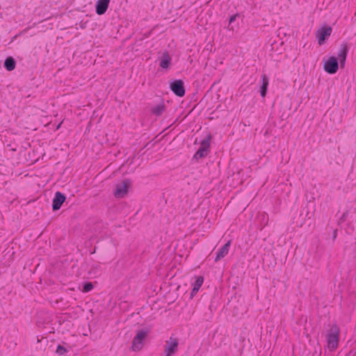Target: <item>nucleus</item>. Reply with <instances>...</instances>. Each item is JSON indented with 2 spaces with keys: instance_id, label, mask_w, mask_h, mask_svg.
<instances>
[{
  "instance_id": "4468645a",
  "label": "nucleus",
  "mask_w": 356,
  "mask_h": 356,
  "mask_svg": "<svg viewBox=\"0 0 356 356\" xmlns=\"http://www.w3.org/2000/svg\"><path fill=\"white\" fill-rule=\"evenodd\" d=\"M262 83L260 87V95L262 97H265L268 90V78L266 74H263L261 76Z\"/></svg>"
},
{
  "instance_id": "423d86ee",
  "label": "nucleus",
  "mask_w": 356,
  "mask_h": 356,
  "mask_svg": "<svg viewBox=\"0 0 356 356\" xmlns=\"http://www.w3.org/2000/svg\"><path fill=\"white\" fill-rule=\"evenodd\" d=\"M323 69L327 73L330 74L337 73L339 70L338 58L335 56L330 57L327 60L325 61Z\"/></svg>"
},
{
  "instance_id": "39448f33",
  "label": "nucleus",
  "mask_w": 356,
  "mask_h": 356,
  "mask_svg": "<svg viewBox=\"0 0 356 356\" xmlns=\"http://www.w3.org/2000/svg\"><path fill=\"white\" fill-rule=\"evenodd\" d=\"M170 89L177 97H182L185 95L186 89L184 83L181 79H177L170 83Z\"/></svg>"
},
{
  "instance_id": "dca6fc26",
  "label": "nucleus",
  "mask_w": 356,
  "mask_h": 356,
  "mask_svg": "<svg viewBox=\"0 0 356 356\" xmlns=\"http://www.w3.org/2000/svg\"><path fill=\"white\" fill-rule=\"evenodd\" d=\"M3 66L6 70L13 71L16 67V61L12 56H8L6 58Z\"/></svg>"
},
{
  "instance_id": "412c9836",
  "label": "nucleus",
  "mask_w": 356,
  "mask_h": 356,
  "mask_svg": "<svg viewBox=\"0 0 356 356\" xmlns=\"http://www.w3.org/2000/svg\"><path fill=\"white\" fill-rule=\"evenodd\" d=\"M348 215V211L343 212L342 216L339 218L338 223L341 224V223L343 222L346 220Z\"/></svg>"
},
{
  "instance_id": "7ed1b4c3",
  "label": "nucleus",
  "mask_w": 356,
  "mask_h": 356,
  "mask_svg": "<svg viewBox=\"0 0 356 356\" xmlns=\"http://www.w3.org/2000/svg\"><path fill=\"white\" fill-rule=\"evenodd\" d=\"M211 139V135L209 134L204 140L201 141L200 147L193 155V159L198 161L200 159H203L207 156L208 153L210 152Z\"/></svg>"
},
{
  "instance_id": "f257e3e1",
  "label": "nucleus",
  "mask_w": 356,
  "mask_h": 356,
  "mask_svg": "<svg viewBox=\"0 0 356 356\" xmlns=\"http://www.w3.org/2000/svg\"><path fill=\"white\" fill-rule=\"evenodd\" d=\"M152 325H146L136 331V334L132 340L131 350L133 351H139L143 348L145 341L152 332Z\"/></svg>"
},
{
  "instance_id": "f03ea898",
  "label": "nucleus",
  "mask_w": 356,
  "mask_h": 356,
  "mask_svg": "<svg viewBox=\"0 0 356 356\" xmlns=\"http://www.w3.org/2000/svg\"><path fill=\"white\" fill-rule=\"evenodd\" d=\"M339 327L337 325H332L326 334L327 346L330 351H334L339 346Z\"/></svg>"
},
{
  "instance_id": "b1692460",
  "label": "nucleus",
  "mask_w": 356,
  "mask_h": 356,
  "mask_svg": "<svg viewBox=\"0 0 356 356\" xmlns=\"http://www.w3.org/2000/svg\"><path fill=\"white\" fill-rule=\"evenodd\" d=\"M337 236V229H334L333 232V239H335Z\"/></svg>"
},
{
  "instance_id": "6e6552de",
  "label": "nucleus",
  "mask_w": 356,
  "mask_h": 356,
  "mask_svg": "<svg viewBox=\"0 0 356 356\" xmlns=\"http://www.w3.org/2000/svg\"><path fill=\"white\" fill-rule=\"evenodd\" d=\"M178 339L171 337L169 340L165 341V356H172L178 350Z\"/></svg>"
},
{
  "instance_id": "a211bd4d",
  "label": "nucleus",
  "mask_w": 356,
  "mask_h": 356,
  "mask_svg": "<svg viewBox=\"0 0 356 356\" xmlns=\"http://www.w3.org/2000/svg\"><path fill=\"white\" fill-rule=\"evenodd\" d=\"M93 289V284L90 282H86L83 284L82 291L83 293H88Z\"/></svg>"
},
{
  "instance_id": "0eeeda50",
  "label": "nucleus",
  "mask_w": 356,
  "mask_h": 356,
  "mask_svg": "<svg viewBox=\"0 0 356 356\" xmlns=\"http://www.w3.org/2000/svg\"><path fill=\"white\" fill-rule=\"evenodd\" d=\"M332 31V27L328 26H323L316 31V37L319 45H322L325 43L326 40L330 36Z\"/></svg>"
},
{
  "instance_id": "1a4fd4ad",
  "label": "nucleus",
  "mask_w": 356,
  "mask_h": 356,
  "mask_svg": "<svg viewBox=\"0 0 356 356\" xmlns=\"http://www.w3.org/2000/svg\"><path fill=\"white\" fill-rule=\"evenodd\" d=\"M65 200L66 196L64 193L60 191L56 192L52 201V210L54 211L59 210Z\"/></svg>"
},
{
  "instance_id": "ddd939ff",
  "label": "nucleus",
  "mask_w": 356,
  "mask_h": 356,
  "mask_svg": "<svg viewBox=\"0 0 356 356\" xmlns=\"http://www.w3.org/2000/svg\"><path fill=\"white\" fill-rule=\"evenodd\" d=\"M165 108H166V106H165L163 101L162 100L161 104H159L152 108L151 113L154 115L159 117L162 115V113L165 111Z\"/></svg>"
},
{
  "instance_id": "20e7f679",
  "label": "nucleus",
  "mask_w": 356,
  "mask_h": 356,
  "mask_svg": "<svg viewBox=\"0 0 356 356\" xmlns=\"http://www.w3.org/2000/svg\"><path fill=\"white\" fill-rule=\"evenodd\" d=\"M131 184V181L129 179H124L120 183L117 184L113 191L114 196L117 198L124 197L127 194Z\"/></svg>"
},
{
  "instance_id": "2eb2a0df",
  "label": "nucleus",
  "mask_w": 356,
  "mask_h": 356,
  "mask_svg": "<svg viewBox=\"0 0 356 356\" xmlns=\"http://www.w3.org/2000/svg\"><path fill=\"white\" fill-rule=\"evenodd\" d=\"M348 51H349V47L347 44V42H343L342 44H341L340 45V48L339 49V51H338V57L337 58H347V55H348Z\"/></svg>"
},
{
  "instance_id": "aec40b11",
  "label": "nucleus",
  "mask_w": 356,
  "mask_h": 356,
  "mask_svg": "<svg viewBox=\"0 0 356 356\" xmlns=\"http://www.w3.org/2000/svg\"><path fill=\"white\" fill-rule=\"evenodd\" d=\"M241 15L239 13H236L235 15H233L230 16L229 19V26H230L234 22L236 21V18L240 17Z\"/></svg>"
},
{
  "instance_id": "f8f14e48",
  "label": "nucleus",
  "mask_w": 356,
  "mask_h": 356,
  "mask_svg": "<svg viewBox=\"0 0 356 356\" xmlns=\"http://www.w3.org/2000/svg\"><path fill=\"white\" fill-rule=\"evenodd\" d=\"M171 63V57L168 51H165L161 58L160 66L163 69L170 67Z\"/></svg>"
},
{
  "instance_id": "5701e85b",
  "label": "nucleus",
  "mask_w": 356,
  "mask_h": 356,
  "mask_svg": "<svg viewBox=\"0 0 356 356\" xmlns=\"http://www.w3.org/2000/svg\"><path fill=\"white\" fill-rule=\"evenodd\" d=\"M339 62H340L341 67L343 68L344 66H345L346 58H339Z\"/></svg>"
},
{
  "instance_id": "f3484780",
  "label": "nucleus",
  "mask_w": 356,
  "mask_h": 356,
  "mask_svg": "<svg viewBox=\"0 0 356 356\" xmlns=\"http://www.w3.org/2000/svg\"><path fill=\"white\" fill-rule=\"evenodd\" d=\"M67 346V348L62 346L60 344H58L57 346L56 350L55 353L59 355V356H65L67 353L70 351V346L65 343Z\"/></svg>"
},
{
  "instance_id": "9d476101",
  "label": "nucleus",
  "mask_w": 356,
  "mask_h": 356,
  "mask_svg": "<svg viewBox=\"0 0 356 356\" xmlns=\"http://www.w3.org/2000/svg\"><path fill=\"white\" fill-rule=\"evenodd\" d=\"M110 0H97L95 3V12L98 15H102L107 11Z\"/></svg>"
},
{
  "instance_id": "4be33fe9",
  "label": "nucleus",
  "mask_w": 356,
  "mask_h": 356,
  "mask_svg": "<svg viewBox=\"0 0 356 356\" xmlns=\"http://www.w3.org/2000/svg\"><path fill=\"white\" fill-rule=\"evenodd\" d=\"M199 289H197V288H193L191 292V295H190V298L191 299H192L196 294L198 292Z\"/></svg>"
},
{
  "instance_id": "6ab92c4d",
  "label": "nucleus",
  "mask_w": 356,
  "mask_h": 356,
  "mask_svg": "<svg viewBox=\"0 0 356 356\" xmlns=\"http://www.w3.org/2000/svg\"><path fill=\"white\" fill-rule=\"evenodd\" d=\"M204 282V277L202 276H198L193 284V287L200 289Z\"/></svg>"
},
{
  "instance_id": "9b49d317",
  "label": "nucleus",
  "mask_w": 356,
  "mask_h": 356,
  "mask_svg": "<svg viewBox=\"0 0 356 356\" xmlns=\"http://www.w3.org/2000/svg\"><path fill=\"white\" fill-rule=\"evenodd\" d=\"M230 245L231 241H229L217 251L215 261H218L228 254Z\"/></svg>"
}]
</instances>
